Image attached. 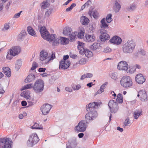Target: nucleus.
Here are the masks:
<instances>
[{
  "mask_svg": "<svg viewBox=\"0 0 148 148\" xmlns=\"http://www.w3.org/2000/svg\"><path fill=\"white\" fill-rule=\"evenodd\" d=\"M38 27L42 37L49 42H52L53 46H57L59 43L63 45H66L69 43L68 39L66 38L60 37L57 38L56 35L55 34L50 35L45 26H41Z\"/></svg>",
  "mask_w": 148,
  "mask_h": 148,
  "instance_id": "f257e3e1",
  "label": "nucleus"
},
{
  "mask_svg": "<svg viewBox=\"0 0 148 148\" xmlns=\"http://www.w3.org/2000/svg\"><path fill=\"white\" fill-rule=\"evenodd\" d=\"M99 105V103L95 102L90 103L86 105V110L88 112L90 111L87 113L85 116V120L87 123L91 122L97 117V112L94 110L95 108H97Z\"/></svg>",
  "mask_w": 148,
  "mask_h": 148,
  "instance_id": "f03ea898",
  "label": "nucleus"
},
{
  "mask_svg": "<svg viewBox=\"0 0 148 148\" xmlns=\"http://www.w3.org/2000/svg\"><path fill=\"white\" fill-rule=\"evenodd\" d=\"M136 45L135 42L132 40H128L123 45V51L125 53H132L135 48Z\"/></svg>",
  "mask_w": 148,
  "mask_h": 148,
  "instance_id": "7ed1b4c3",
  "label": "nucleus"
},
{
  "mask_svg": "<svg viewBox=\"0 0 148 148\" xmlns=\"http://www.w3.org/2000/svg\"><path fill=\"white\" fill-rule=\"evenodd\" d=\"M84 43L78 41L77 48L79 50V53L81 55L84 54L88 58L92 56L93 55L92 52L88 49H84Z\"/></svg>",
  "mask_w": 148,
  "mask_h": 148,
  "instance_id": "20e7f679",
  "label": "nucleus"
},
{
  "mask_svg": "<svg viewBox=\"0 0 148 148\" xmlns=\"http://www.w3.org/2000/svg\"><path fill=\"white\" fill-rule=\"evenodd\" d=\"M39 140L36 134L33 133L30 135L27 141V145L29 147H32L38 142Z\"/></svg>",
  "mask_w": 148,
  "mask_h": 148,
  "instance_id": "39448f33",
  "label": "nucleus"
},
{
  "mask_svg": "<svg viewBox=\"0 0 148 148\" xmlns=\"http://www.w3.org/2000/svg\"><path fill=\"white\" fill-rule=\"evenodd\" d=\"M44 86V81L42 79H38L35 82L33 88L35 91L40 92L43 90Z\"/></svg>",
  "mask_w": 148,
  "mask_h": 148,
  "instance_id": "423d86ee",
  "label": "nucleus"
},
{
  "mask_svg": "<svg viewBox=\"0 0 148 148\" xmlns=\"http://www.w3.org/2000/svg\"><path fill=\"white\" fill-rule=\"evenodd\" d=\"M121 85L125 88L132 86V82L131 78L129 76H125L122 77L120 82Z\"/></svg>",
  "mask_w": 148,
  "mask_h": 148,
  "instance_id": "0eeeda50",
  "label": "nucleus"
},
{
  "mask_svg": "<svg viewBox=\"0 0 148 148\" xmlns=\"http://www.w3.org/2000/svg\"><path fill=\"white\" fill-rule=\"evenodd\" d=\"M12 143L10 138L6 137L0 138V148L1 147L12 148L11 145Z\"/></svg>",
  "mask_w": 148,
  "mask_h": 148,
  "instance_id": "6e6552de",
  "label": "nucleus"
},
{
  "mask_svg": "<svg viewBox=\"0 0 148 148\" xmlns=\"http://www.w3.org/2000/svg\"><path fill=\"white\" fill-rule=\"evenodd\" d=\"M108 106L112 113H115L119 109L117 102L113 100H110L108 103Z\"/></svg>",
  "mask_w": 148,
  "mask_h": 148,
  "instance_id": "1a4fd4ad",
  "label": "nucleus"
},
{
  "mask_svg": "<svg viewBox=\"0 0 148 148\" xmlns=\"http://www.w3.org/2000/svg\"><path fill=\"white\" fill-rule=\"evenodd\" d=\"M85 120H82L78 124V125L75 127V130L78 132H83L86 130L87 126V124Z\"/></svg>",
  "mask_w": 148,
  "mask_h": 148,
  "instance_id": "9d476101",
  "label": "nucleus"
},
{
  "mask_svg": "<svg viewBox=\"0 0 148 148\" xmlns=\"http://www.w3.org/2000/svg\"><path fill=\"white\" fill-rule=\"evenodd\" d=\"M52 107V106L50 104H45V105H43L40 107V110L43 114L46 115L49 113Z\"/></svg>",
  "mask_w": 148,
  "mask_h": 148,
  "instance_id": "9b49d317",
  "label": "nucleus"
},
{
  "mask_svg": "<svg viewBox=\"0 0 148 148\" xmlns=\"http://www.w3.org/2000/svg\"><path fill=\"white\" fill-rule=\"evenodd\" d=\"M117 69L120 70L127 71L128 69L127 62L124 61L119 62L117 65Z\"/></svg>",
  "mask_w": 148,
  "mask_h": 148,
  "instance_id": "f8f14e48",
  "label": "nucleus"
},
{
  "mask_svg": "<svg viewBox=\"0 0 148 148\" xmlns=\"http://www.w3.org/2000/svg\"><path fill=\"white\" fill-rule=\"evenodd\" d=\"M121 2L119 0H116L114 2L113 8L116 13L119 12L121 9Z\"/></svg>",
  "mask_w": 148,
  "mask_h": 148,
  "instance_id": "ddd939ff",
  "label": "nucleus"
},
{
  "mask_svg": "<svg viewBox=\"0 0 148 148\" xmlns=\"http://www.w3.org/2000/svg\"><path fill=\"white\" fill-rule=\"evenodd\" d=\"M69 145L67 144L66 148H76L77 145V143L76 138H73L68 141Z\"/></svg>",
  "mask_w": 148,
  "mask_h": 148,
  "instance_id": "4468645a",
  "label": "nucleus"
},
{
  "mask_svg": "<svg viewBox=\"0 0 148 148\" xmlns=\"http://www.w3.org/2000/svg\"><path fill=\"white\" fill-rule=\"evenodd\" d=\"M70 64L69 61L61 60L60 62L59 69H66L69 67Z\"/></svg>",
  "mask_w": 148,
  "mask_h": 148,
  "instance_id": "2eb2a0df",
  "label": "nucleus"
},
{
  "mask_svg": "<svg viewBox=\"0 0 148 148\" xmlns=\"http://www.w3.org/2000/svg\"><path fill=\"white\" fill-rule=\"evenodd\" d=\"M99 38L101 41H105L110 38V36L107 33V31L103 29L101 30V35Z\"/></svg>",
  "mask_w": 148,
  "mask_h": 148,
  "instance_id": "dca6fc26",
  "label": "nucleus"
},
{
  "mask_svg": "<svg viewBox=\"0 0 148 148\" xmlns=\"http://www.w3.org/2000/svg\"><path fill=\"white\" fill-rule=\"evenodd\" d=\"M95 40V37L93 34H86L84 38V41L87 42H92L94 41Z\"/></svg>",
  "mask_w": 148,
  "mask_h": 148,
  "instance_id": "f3484780",
  "label": "nucleus"
},
{
  "mask_svg": "<svg viewBox=\"0 0 148 148\" xmlns=\"http://www.w3.org/2000/svg\"><path fill=\"white\" fill-rule=\"evenodd\" d=\"M110 41L112 43L119 45L121 43L122 40L120 37L117 36H115L111 38Z\"/></svg>",
  "mask_w": 148,
  "mask_h": 148,
  "instance_id": "a211bd4d",
  "label": "nucleus"
},
{
  "mask_svg": "<svg viewBox=\"0 0 148 148\" xmlns=\"http://www.w3.org/2000/svg\"><path fill=\"white\" fill-rule=\"evenodd\" d=\"M9 50L10 51L12 50V53L15 56L18 55L21 51V48L18 46L13 47Z\"/></svg>",
  "mask_w": 148,
  "mask_h": 148,
  "instance_id": "6ab92c4d",
  "label": "nucleus"
},
{
  "mask_svg": "<svg viewBox=\"0 0 148 148\" xmlns=\"http://www.w3.org/2000/svg\"><path fill=\"white\" fill-rule=\"evenodd\" d=\"M136 80L139 84H142L145 81V79L142 74H139L136 76Z\"/></svg>",
  "mask_w": 148,
  "mask_h": 148,
  "instance_id": "aec40b11",
  "label": "nucleus"
},
{
  "mask_svg": "<svg viewBox=\"0 0 148 148\" xmlns=\"http://www.w3.org/2000/svg\"><path fill=\"white\" fill-rule=\"evenodd\" d=\"M48 53L45 50H43L40 52V59L41 61L47 59L48 58L47 57Z\"/></svg>",
  "mask_w": 148,
  "mask_h": 148,
  "instance_id": "412c9836",
  "label": "nucleus"
},
{
  "mask_svg": "<svg viewBox=\"0 0 148 148\" xmlns=\"http://www.w3.org/2000/svg\"><path fill=\"white\" fill-rule=\"evenodd\" d=\"M88 14L90 17H91L92 14L93 17L96 19H97L99 16V12L96 10L93 11L90 10L88 12Z\"/></svg>",
  "mask_w": 148,
  "mask_h": 148,
  "instance_id": "4be33fe9",
  "label": "nucleus"
},
{
  "mask_svg": "<svg viewBox=\"0 0 148 148\" xmlns=\"http://www.w3.org/2000/svg\"><path fill=\"white\" fill-rule=\"evenodd\" d=\"M2 72L8 77L11 75V72L10 69L8 67H4L2 69Z\"/></svg>",
  "mask_w": 148,
  "mask_h": 148,
  "instance_id": "5701e85b",
  "label": "nucleus"
},
{
  "mask_svg": "<svg viewBox=\"0 0 148 148\" xmlns=\"http://www.w3.org/2000/svg\"><path fill=\"white\" fill-rule=\"evenodd\" d=\"M35 75L33 74H30L25 79V82L26 83L30 82L33 81L35 79Z\"/></svg>",
  "mask_w": 148,
  "mask_h": 148,
  "instance_id": "b1692460",
  "label": "nucleus"
},
{
  "mask_svg": "<svg viewBox=\"0 0 148 148\" xmlns=\"http://www.w3.org/2000/svg\"><path fill=\"white\" fill-rule=\"evenodd\" d=\"M72 30L71 28L69 27H65L63 30V34L65 36H68L71 34Z\"/></svg>",
  "mask_w": 148,
  "mask_h": 148,
  "instance_id": "393cba45",
  "label": "nucleus"
},
{
  "mask_svg": "<svg viewBox=\"0 0 148 148\" xmlns=\"http://www.w3.org/2000/svg\"><path fill=\"white\" fill-rule=\"evenodd\" d=\"M81 22L84 25H86L89 22V19L84 16H82L81 18Z\"/></svg>",
  "mask_w": 148,
  "mask_h": 148,
  "instance_id": "a878e982",
  "label": "nucleus"
},
{
  "mask_svg": "<svg viewBox=\"0 0 148 148\" xmlns=\"http://www.w3.org/2000/svg\"><path fill=\"white\" fill-rule=\"evenodd\" d=\"M106 19L104 18H102L101 21V24L100 25V27L102 29H106L108 27V25L106 22Z\"/></svg>",
  "mask_w": 148,
  "mask_h": 148,
  "instance_id": "bb28decb",
  "label": "nucleus"
},
{
  "mask_svg": "<svg viewBox=\"0 0 148 148\" xmlns=\"http://www.w3.org/2000/svg\"><path fill=\"white\" fill-rule=\"evenodd\" d=\"M19 102V100H16L12 104L11 106V110L12 111H15L18 108V103Z\"/></svg>",
  "mask_w": 148,
  "mask_h": 148,
  "instance_id": "cd10ccee",
  "label": "nucleus"
},
{
  "mask_svg": "<svg viewBox=\"0 0 148 148\" xmlns=\"http://www.w3.org/2000/svg\"><path fill=\"white\" fill-rule=\"evenodd\" d=\"M26 34V33L25 30H22L18 36V40L19 41H22L24 37Z\"/></svg>",
  "mask_w": 148,
  "mask_h": 148,
  "instance_id": "c85d7f7f",
  "label": "nucleus"
},
{
  "mask_svg": "<svg viewBox=\"0 0 148 148\" xmlns=\"http://www.w3.org/2000/svg\"><path fill=\"white\" fill-rule=\"evenodd\" d=\"M28 33L30 35L34 37L36 36V34L33 29L30 26H28L27 28Z\"/></svg>",
  "mask_w": 148,
  "mask_h": 148,
  "instance_id": "c756f323",
  "label": "nucleus"
},
{
  "mask_svg": "<svg viewBox=\"0 0 148 148\" xmlns=\"http://www.w3.org/2000/svg\"><path fill=\"white\" fill-rule=\"evenodd\" d=\"M15 56L12 53V50L10 51L9 50L7 52L6 58L7 59L11 60Z\"/></svg>",
  "mask_w": 148,
  "mask_h": 148,
  "instance_id": "7c9ffc66",
  "label": "nucleus"
},
{
  "mask_svg": "<svg viewBox=\"0 0 148 148\" xmlns=\"http://www.w3.org/2000/svg\"><path fill=\"white\" fill-rule=\"evenodd\" d=\"M50 5V4L48 3L47 0L45 1L41 4V6L42 8L45 9L48 7Z\"/></svg>",
  "mask_w": 148,
  "mask_h": 148,
  "instance_id": "2f4dec72",
  "label": "nucleus"
},
{
  "mask_svg": "<svg viewBox=\"0 0 148 148\" xmlns=\"http://www.w3.org/2000/svg\"><path fill=\"white\" fill-rule=\"evenodd\" d=\"M77 34V32H75L74 33L71 32V34L68 36L70 38V40L71 41H74L76 38V36Z\"/></svg>",
  "mask_w": 148,
  "mask_h": 148,
  "instance_id": "473e14b6",
  "label": "nucleus"
},
{
  "mask_svg": "<svg viewBox=\"0 0 148 148\" xmlns=\"http://www.w3.org/2000/svg\"><path fill=\"white\" fill-rule=\"evenodd\" d=\"M100 44L99 43L95 42L90 47L91 49L95 50L98 49L100 46Z\"/></svg>",
  "mask_w": 148,
  "mask_h": 148,
  "instance_id": "72a5a7b5",
  "label": "nucleus"
},
{
  "mask_svg": "<svg viewBox=\"0 0 148 148\" xmlns=\"http://www.w3.org/2000/svg\"><path fill=\"white\" fill-rule=\"evenodd\" d=\"M110 76L112 79L115 81L118 78L117 73L116 72L112 73L110 75Z\"/></svg>",
  "mask_w": 148,
  "mask_h": 148,
  "instance_id": "f704fd0d",
  "label": "nucleus"
},
{
  "mask_svg": "<svg viewBox=\"0 0 148 148\" xmlns=\"http://www.w3.org/2000/svg\"><path fill=\"white\" fill-rule=\"evenodd\" d=\"M22 65V61L21 60L19 59L17 60L15 65L16 69L18 71L21 67Z\"/></svg>",
  "mask_w": 148,
  "mask_h": 148,
  "instance_id": "c9c22d12",
  "label": "nucleus"
},
{
  "mask_svg": "<svg viewBox=\"0 0 148 148\" xmlns=\"http://www.w3.org/2000/svg\"><path fill=\"white\" fill-rule=\"evenodd\" d=\"M31 128L35 129L42 130L43 127L41 125L38 124L37 123H35L33 125L31 126Z\"/></svg>",
  "mask_w": 148,
  "mask_h": 148,
  "instance_id": "e433bc0d",
  "label": "nucleus"
},
{
  "mask_svg": "<svg viewBox=\"0 0 148 148\" xmlns=\"http://www.w3.org/2000/svg\"><path fill=\"white\" fill-rule=\"evenodd\" d=\"M85 32L83 31H81L78 33H77V37L78 38L83 39L84 40V38L85 36H84V34Z\"/></svg>",
  "mask_w": 148,
  "mask_h": 148,
  "instance_id": "4c0bfd02",
  "label": "nucleus"
},
{
  "mask_svg": "<svg viewBox=\"0 0 148 148\" xmlns=\"http://www.w3.org/2000/svg\"><path fill=\"white\" fill-rule=\"evenodd\" d=\"M116 101L120 103H122L123 101L122 95L120 93L117 95Z\"/></svg>",
  "mask_w": 148,
  "mask_h": 148,
  "instance_id": "58836bf2",
  "label": "nucleus"
},
{
  "mask_svg": "<svg viewBox=\"0 0 148 148\" xmlns=\"http://www.w3.org/2000/svg\"><path fill=\"white\" fill-rule=\"evenodd\" d=\"M142 114V111L139 112H134V118L135 119H137L138 118L139 116Z\"/></svg>",
  "mask_w": 148,
  "mask_h": 148,
  "instance_id": "ea45409f",
  "label": "nucleus"
},
{
  "mask_svg": "<svg viewBox=\"0 0 148 148\" xmlns=\"http://www.w3.org/2000/svg\"><path fill=\"white\" fill-rule=\"evenodd\" d=\"M30 93H21L20 96L24 97L26 99H30L31 97L30 95Z\"/></svg>",
  "mask_w": 148,
  "mask_h": 148,
  "instance_id": "a19ab883",
  "label": "nucleus"
},
{
  "mask_svg": "<svg viewBox=\"0 0 148 148\" xmlns=\"http://www.w3.org/2000/svg\"><path fill=\"white\" fill-rule=\"evenodd\" d=\"M140 98L142 101H147V93H142Z\"/></svg>",
  "mask_w": 148,
  "mask_h": 148,
  "instance_id": "79ce46f5",
  "label": "nucleus"
},
{
  "mask_svg": "<svg viewBox=\"0 0 148 148\" xmlns=\"http://www.w3.org/2000/svg\"><path fill=\"white\" fill-rule=\"evenodd\" d=\"M32 87V84H29L25 85L22 87V88H21V90L22 91L25 89L30 88Z\"/></svg>",
  "mask_w": 148,
  "mask_h": 148,
  "instance_id": "37998d69",
  "label": "nucleus"
},
{
  "mask_svg": "<svg viewBox=\"0 0 148 148\" xmlns=\"http://www.w3.org/2000/svg\"><path fill=\"white\" fill-rule=\"evenodd\" d=\"M112 14H108L107 16L106 20L108 23H110L112 21Z\"/></svg>",
  "mask_w": 148,
  "mask_h": 148,
  "instance_id": "c03bdc74",
  "label": "nucleus"
},
{
  "mask_svg": "<svg viewBox=\"0 0 148 148\" xmlns=\"http://www.w3.org/2000/svg\"><path fill=\"white\" fill-rule=\"evenodd\" d=\"M71 87L74 90H78L81 88V86L80 84H77L76 85H72Z\"/></svg>",
  "mask_w": 148,
  "mask_h": 148,
  "instance_id": "a18cd8bd",
  "label": "nucleus"
},
{
  "mask_svg": "<svg viewBox=\"0 0 148 148\" xmlns=\"http://www.w3.org/2000/svg\"><path fill=\"white\" fill-rule=\"evenodd\" d=\"M108 84L107 82H105L100 87V90L101 92H104V89L106 88L107 85Z\"/></svg>",
  "mask_w": 148,
  "mask_h": 148,
  "instance_id": "49530a36",
  "label": "nucleus"
},
{
  "mask_svg": "<svg viewBox=\"0 0 148 148\" xmlns=\"http://www.w3.org/2000/svg\"><path fill=\"white\" fill-rule=\"evenodd\" d=\"M52 11L53 9H52L50 8L47 10L45 13V16L49 17L52 13Z\"/></svg>",
  "mask_w": 148,
  "mask_h": 148,
  "instance_id": "de8ad7c7",
  "label": "nucleus"
},
{
  "mask_svg": "<svg viewBox=\"0 0 148 148\" xmlns=\"http://www.w3.org/2000/svg\"><path fill=\"white\" fill-rule=\"evenodd\" d=\"M129 118H127L125 119L123 124V127L124 128H125L126 126L129 125V124L130 123V122L129 121Z\"/></svg>",
  "mask_w": 148,
  "mask_h": 148,
  "instance_id": "09e8293b",
  "label": "nucleus"
},
{
  "mask_svg": "<svg viewBox=\"0 0 148 148\" xmlns=\"http://www.w3.org/2000/svg\"><path fill=\"white\" fill-rule=\"evenodd\" d=\"M10 24L9 23H5L4 25V28L2 29V30L4 31V30H8L10 28Z\"/></svg>",
  "mask_w": 148,
  "mask_h": 148,
  "instance_id": "8fccbe9b",
  "label": "nucleus"
},
{
  "mask_svg": "<svg viewBox=\"0 0 148 148\" xmlns=\"http://www.w3.org/2000/svg\"><path fill=\"white\" fill-rule=\"evenodd\" d=\"M128 72L130 73H133L136 71V68L135 67H130L129 68Z\"/></svg>",
  "mask_w": 148,
  "mask_h": 148,
  "instance_id": "3c124183",
  "label": "nucleus"
},
{
  "mask_svg": "<svg viewBox=\"0 0 148 148\" xmlns=\"http://www.w3.org/2000/svg\"><path fill=\"white\" fill-rule=\"evenodd\" d=\"M136 7L135 5L134 4H132L129 8V10L132 11L136 9Z\"/></svg>",
  "mask_w": 148,
  "mask_h": 148,
  "instance_id": "603ef678",
  "label": "nucleus"
},
{
  "mask_svg": "<svg viewBox=\"0 0 148 148\" xmlns=\"http://www.w3.org/2000/svg\"><path fill=\"white\" fill-rule=\"evenodd\" d=\"M55 58V54L54 52H52V54L49 59H48V62L47 63L49 62L51 60H52L54 59Z\"/></svg>",
  "mask_w": 148,
  "mask_h": 148,
  "instance_id": "864d4df0",
  "label": "nucleus"
},
{
  "mask_svg": "<svg viewBox=\"0 0 148 148\" xmlns=\"http://www.w3.org/2000/svg\"><path fill=\"white\" fill-rule=\"evenodd\" d=\"M38 66V64L36 62H34L33 63L32 66L31 68V70H34Z\"/></svg>",
  "mask_w": 148,
  "mask_h": 148,
  "instance_id": "5fc2aeb1",
  "label": "nucleus"
},
{
  "mask_svg": "<svg viewBox=\"0 0 148 148\" xmlns=\"http://www.w3.org/2000/svg\"><path fill=\"white\" fill-rule=\"evenodd\" d=\"M79 64H84L86 63V60L85 58H82L79 61Z\"/></svg>",
  "mask_w": 148,
  "mask_h": 148,
  "instance_id": "6e6d98bb",
  "label": "nucleus"
},
{
  "mask_svg": "<svg viewBox=\"0 0 148 148\" xmlns=\"http://www.w3.org/2000/svg\"><path fill=\"white\" fill-rule=\"evenodd\" d=\"M22 12V11H21L15 14L13 18H17L19 17L21 15V13Z\"/></svg>",
  "mask_w": 148,
  "mask_h": 148,
  "instance_id": "4d7b16f0",
  "label": "nucleus"
},
{
  "mask_svg": "<svg viewBox=\"0 0 148 148\" xmlns=\"http://www.w3.org/2000/svg\"><path fill=\"white\" fill-rule=\"evenodd\" d=\"M111 51V49L110 47H107L104 49L103 51L106 53H108Z\"/></svg>",
  "mask_w": 148,
  "mask_h": 148,
  "instance_id": "13d9d810",
  "label": "nucleus"
},
{
  "mask_svg": "<svg viewBox=\"0 0 148 148\" xmlns=\"http://www.w3.org/2000/svg\"><path fill=\"white\" fill-rule=\"evenodd\" d=\"M89 29L90 33H93L94 31V28L92 25L89 26Z\"/></svg>",
  "mask_w": 148,
  "mask_h": 148,
  "instance_id": "bf43d9fd",
  "label": "nucleus"
},
{
  "mask_svg": "<svg viewBox=\"0 0 148 148\" xmlns=\"http://www.w3.org/2000/svg\"><path fill=\"white\" fill-rule=\"evenodd\" d=\"M91 1L90 0H88L84 5V8L86 6L88 7L90 5V4L91 3Z\"/></svg>",
  "mask_w": 148,
  "mask_h": 148,
  "instance_id": "052dcab7",
  "label": "nucleus"
},
{
  "mask_svg": "<svg viewBox=\"0 0 148 148\" xmlns=\"http://www.w3.org/2000/svg\"><path fill=\"white\" fill-rule=\"evenodd\" d=\"M65 90L67 92H73L72 89L71 87H67L65 88Z\"/></svg>",
  "mask_w": 148,
  "mask_h": 148,
  "instance_id": "680f3d73",
  "label": "nucleus"
},
{
  "mask_svg": "<svg viewBox=\"0 0 148 148\" xmlns=\"http://www.w3.org/2000/svg\"><path fill=\"white\" fill-rule=\"evenodd\" d=\"M86 78H90L91 77L93 76V75L92 73H87L85 74Z\"/></svg>",
  "mask_w": 148,
  "mask_h": 148,
  "instance_id": "e2e57ef3",
  "label": "nucleus"
},
{
  "mask_svg": "<svg viewBox=\"0 0 148 148\" xmlns=\"http://www.w3.org/2000/svg\"><path fill=\"white\" fill-rule=\"evenodd\" d=\"M21 104L22 106H25L27 105V103L25 101H21Z\"/></svg>",
  "mask_w": 148,
  "mask_h": 148,
  "instance_id": "0e129e2a",
  "label": "nucleus"
},
{
  "mask_svg": "<svg viewBox=\"0 0 148 148\" xmlns=\"http://www.w3.org/2000/svg\"><path fill=\"white\" fill-rule=\"evenodd\" d=\"M46 70L45 68H41L38 69V71L40 72H44Z\"/></svg>",
  "mask_w": 148,
  "mask_h": 148,
  "instance_id": "69168bd1",
  "label": "nucleus"
},
{
  "mask_svg": "<svg viewBox=\"0 0 148 148\" xmlns=\"http://www.w3.org/2000/svg\"><path fill=\"white\" fill-rule=\"evenodd\" d=\"M84 133H81L79 134L78 136L79 138H81L84 136Z\"/></svg>",
  "mask_w": 148,
  "mask_h": 148,
  "instance_id": "338daca9",
  "label": "nucleus"
},
{
  "mask_svg": "<svg viewBox=\"0 0 148 148\" xmlns=\"http://www.w3.org/2000/svg\"><path fill=\"white\" fill-rule=\"evenodd\" d=\"M3 3L0 1V11L3 10Z\"/></svg>",
  "mask_w": 148,
  "mask_h": 148,
  "instance_id": "774afa93",
  "label": "nucleus"
}]
</instances>
